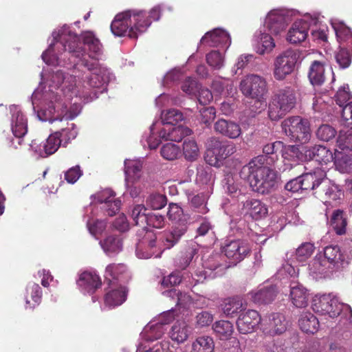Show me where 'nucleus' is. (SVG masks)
Listing matches in <instances>:
<instances>
[{"instance_id": "2f4dec72", "label": "nucleus", "mask_w": 352, "mask_h": 352, "mask_svg": "<svg viewBox=\"0 0 352 352\" xmlns=\"http://www.w3.org/2000/svg\"><path fill=\"white\" fill-rule=\"evenodd\" d=\"M277 290L275 286H264L256 291L249 293L251 299L255 303L267 304L271 302L276 296Z\"/></svg>"}, {"instance_id": "3c124183", "label": "nucleus", "mask_w": 352, "mask_h": 352, "mask_svg": "<svg viewBox=\"0 0 352 352\" xmlns=\"http://www.w3.org/2000/svg\"><path fill=\"white\" fill-rule=\"evenodd\" d=\"M214 343L210 336H199L192 343L190 352H213Z\"/></svg>"}, {"instance_id": "6e6552de", "label": "nucleus", "mask_w": 352, "mask_h": 352, "mask_svg": "<svg viewBox=\"0 0 352 352\" xmlns=\"http://www.w3.org/2000/svg\"><path fill=\"white\" fill-rule=\"evenodd\" d=\"M184 120L182 113L175 109H171L162 113V125L160 136L162 140L179 142L184 137L190 135L191 129L183 125L175 124Z\"/></svg>"}, {"instance_id": "13d9d810", "label": "nucleus", "mask_w": 352, "mask_h": 352, "mask_svg": "<svg viewBox=\"0 0 352 352\" xmlns=\"http://www.w3.org/2000/svg\"><path fill=\"white\" fill-rule=\"evenodd\" d=\"M160 153L164 159L170 161L177 159L181 155L179 146L172 143L163 145Z\"/></svg>"}, {"instance_id": "412c9836", "label": "nucleus", "mask_w": 352, "mask_h": 352, "mask_svg": "<svg viewBox=\"0 0 352 352\" xmlns=\"http://www.w3.org/2000/svg\"><path fill=\"white\" fill-rule=\"evenodd\" d=\"M200 45L208 47L222 45L227 50L231 45V38L224 30L216 28L205 34L200 41Z\"/></svg>"}, {"instance_id": "473e14b6", "label": "nucleus", "mask_w": 352, "mask_h": 352, "mask_svg": "<svg viewBox=\"0 0 352 352\" xmlns=\"http://www.w3.org/2000/svg\"><path fill=\"white\" fill-rule=\"evenodd\" d=\"M187 228V225L182 223L181 226H174L172 230L165 232L161 239L164 249H170L177 244Z\"/></svg>"}, {"instance_id": "f704fd0d", "label": "nucleus", "mask_w": 352, "mask_h": 352, "mask_svg": "<svg viewBox=\"0 0 352 352\" xmlns=\"http://www.w3.org/2000/svg\"><path fill=\"white\" fill-rule=\"evenodd\" d=\"M243 209L252 219L258 220L265 217L267 214V208L258 199H249L243 203Z\"/></svg>"}, {"instance_id": "6ab92c4d", "label": "nucleus", "mask_w": 352, "mask_h": 352, "mask_svg": "<svg viewBox=\"0 0 352 352\" xmlns=\"http://www.w3.org/2000/svg\"><path fill=\"white\" fill-rule=\"evenodd\" d=\"M287 324L283 315L273 313L262 320L261 328L264 333L274 336L285 332L287 329Z\"/></svg>"}, {"instance_id": "58836bf2", "label": "nucleus", "mask_w": 352, "mask_h": 352, "mask_svg": "<svg viewBox=\"0 0 352 352\" xmlns=\"http://www.w3.org/2000/svg\"><path fill=\"white\" fill-rule=\"evenodd\" d=\"M41 297L42 290L38 284L30 283L26 287V294L25 296L26 308H34L40 303Z\"/></svg>"}, {"instance_id": "b1692460", "label": "nucleus", "mask_w": 352, "mask_h": 352, "mask_svg": "<svg viewBox=\"0 0 352 352\" xmlns=\"http://www.w3.org/2000/svg\"><path fill=\"white\" fill-rule=\"evenodd\" d=\"M266 32L261 30L256 32L253 37L254 49L260 55L270 54L276 46L274 38Z\"/></svg>"}, {"instance_id": "de8ad7c7", "label": "nucleus", "mask_w": 352, "mask_h": 352, "mask_svg": "<svg viewBox=\"0 0 352 352\" xmlns=\"http://www.w3.org/2000/svg\"><path fill=\"white\" fill-rule=\"evenodd\" d=\"M221 309L227 317H234L243 309L242 300L239 297L228 298L222 302Z\"/></svg>"}, {"instance_id": "e2e57ef3", "label": "nucleus", "mask_w": 352, "mask_h": 352, "mask_svg": "<svg viewBox=\"0 0 352 352\" xmlns=\"http://www.w3.org/2000/svg\"><path fill=\"white\" fill-rule=\"evenodd\" d=\"M336 130L329 124H322L316 131L317 138L321 141L329 142L336 137Z\"/></svg>"}, {"instance_id": "9b49d317", "label": "nucleus", "mask_w": 352, "mask_h": 352, "mask_svg": "<svg viewBox=\"0 0 352 352\" xmlns=\"http://www.w3.org/2000/svg\"><path fill=\"white\" fill-rule=\"evenodd\" d=\"M296 96L289 87L280 90L270 103L268 115L272 120H278L292 109L296 104Z\"/></svg>"}, {"instance_id": "bb28decb", "label": "nucleus", "mask_w": 352, "mask_h": 352, "mask_svg": "<svg viewBox=\"0 0 352 352\" xmlns=\"http://www.w3.org/2000/svg\"><path fill=\"white\" fill-rule=\"evenodd\" d=\"M214 129L216 133L230 139H236L241 134L239 124L231 120L219 119L214 123Z\"/></svg>"}, {"instance_id": "e433bc0d", "label": "nucleus", "mask_w": 352, "mask_h": 352, "mask_svg": "<svg viewBox=\"0 0 352 352\" xmlns=\"http://www.w3.org/2000/svg\"><path fill=\"white\" fill-rule=\"evenodd\" d=\"M172 318L173 317L168 320H166L164 322L148 323L145 326L142 333L143 338L148 341H153L160 338L166 330L164 324L170 321Z\"/></svg>"}, {"instance_id": "09e8293b", "label": "nucleus", "mask_w": 352, "mask_h": 352, "mask_svg": "<svg viewBox=\"0 0 352 352\" xmlns=\"http://www.w3.org/2000/svg\"><path fill=\"white\" fill-rule=\"evenodd\" d=\"M167 217L168 220L175 224L174 226H181L182 223L187 225V221L184 217L183 209L177 204L170 203L168 205Z\"/></svg>"}, {"instance_id": "ddd939ff", "label": "nucleus", "mask_w": 352, "mask_h": 352, "mask_svg": "<svg viewBox=\"0 0 352 352\" xmlns=\"http://www.w3.org/2000/svg\"><path fill=\"white\" fill-rule=\"evenodd\" d=\"M281 126L285 135L295 142L306 143L310 139V126L307 119L291 117L285 119Z\"/></svg>"}, {"instance_id": "c756f323", "label": "nucleus", "mask_w": 352, "mask_h": 352, "mask_svg": "<svg viewBox=\"0 0 352 352\" xmlns=\"http://www.w3.org/2000/svg\"><path fill=\"white\" fill-rule=\"evenodd\" d=\"M324 257L327 263L337 270L343 267L346 261L340 248L336 245L327 246L324 249Z\"/></svg>"}, {"instance_id": "c9c22d12", "label": "nucleus", "mask_w": 352, "mask_h": 352, "mask_svg": "<svg viewBox=\"0 0 352 352\" xmlns=\"http://www.w3.org/2000/svg\"><path fill=\"white\" fill-rule=\"evenodd\" d=\"M290 297L292 303L298 308L305 307L308 305L309 293L299 283H294L290 286Z\"/></svg>"}, {"instance_id": "c03bdc74", "label": "nucleus", "mask_w": 352, "mask_h": 352, "mask_svg": "<svg viewBox=\"0 0 352 352\" xmlns=\"http://www.w3.org/2000/svg\"><path fill=\"white\" fill-rule=\"evenodd\" d=\"M169 333L173 341L182 343L188 339L190 328L184 321H178L173 325Z\"/></svg>"}, {"instance_id": "69168bd1", "label": "nucleus", "mask_w": 352, "mask_h": 352, "mask_svg": "<svg viewBox=\"0 0 352 352\" xmlns=\"http://www.w3.org/2000/svg\"><path fill=\"white\" fill-rule=\"evenodd\" d=\"M207 63L215 69H219L223 66L224 56L218 51L214 50L206 55Z\"/></svg>"}, {"instance_id": "393cba45", "label": "nucleus", "mask_w": 352, "mask_h": 352, "mask_svg": "<svg viewBox=\"0 0 352 352\" xmlns=\"http://www.w3.org/2000/svg\"><path fill=\"white\" fill-rule=\"evenodd\" d=\"M127 290L121 285H109L104 296V305L109 308L122 305L126 299Z\"/></svg>"}, {"instance_id": "052dcab7", "label": "nucleus", "mask_w": 352, "mask_h": 352, "mask_svg": "<svg viewBox=\"0 0 352 352\" xmlns=\"http://www.w3.org/2000/svg\"><path fill=\"white\" fill-rule=\"evenodd\" d=\"M351 50L344 47H340L338 52L336 53L335 58L341 69H346L351 65Z\"/></svg>"}, {"instance_id": "a878e982", "label": "nucleus", "mask_w": 352, "mask_h": 352, "mask_svg": "<svg viewBox=\"0 0 352 352\" xmlns=\"http://www.w3.org/2000/svg\"><path fill=\"white\" fill-rule=\"evenodd\" d=\"M104 278L109 285H119L126 281L129 275L124 265L110 264L106 267Z\"/></svg>"}, {"instance_id": "37998d69", "label": "nucleus", "mask_w": 352, "mask_h": 352, "mask_svg": "<svg viewBox=\"0 0 352 352\" xmlns=\"http://www.w3.org/2000/svg\"><path fill=\"white\" fill-rule=\"evenodd\" d=\"M203 267L210 271L218 270L217 273H222L229 267L224 261L223 256L218 253L213 254L204 259Z\"/></svg>"}, {"instance_id": "8fccbe9b", "label": "nucleus", "mask_w": 352, "mask_h": 352, "mask_svg": "<svg viewBox=\"0 0 352 352\" xmlns=\"http://www.w3.org/2000/svg\"><path fill=\"white\" fill-rule=\"evenodd\" d=\"M331 25L340 44L352 40V32L343 22L333 20L331 21Z\"/></svg>"}, {"instance_id": "338daca9", "label": "nucleus", "mask_w": 352, "mask_h": 352, "mask_svg": "<svg viewBox=\"0 0 352 352\" xmlns=\"http://www.w3.org/2000/svg\"><path fill=\"white\" fill-rule=\"evenodd\" d=\"M195 254V250L194 249H188L184 255H182L176 259V266L182 270L186 269L192 261Z\"/></svg>"}, {"instance_id": "5701e85b", "label": "nucleus", "mask_w": 352, "mask_h": 352, "mask_svg": "<svg viewBox=\"0 0 352 352\" xmlns=\"http://www.w3.org/2000/svg\"><path fill=\"white\" fill-rule=\"evenodd\" d=\"M58 134L57 133H52L39 145L36 142H33L31 147L35 154L39 157H46L54 153L61 145V140L58 138Z\"/></svg>"}, {"instance_id": "7ed1b4c3", "label": "nucleus", "mask_w": 352, "mask_h": 352, "mask_svg": "<svg viewBox=\"0 0 352 352\" xmlns=\"http://www.w3.org/2000/svg\"><path fill=\"white\" fill-rule=\"evenodd\" d=\"M65 29L70 31L72 34L76 35L78 39L77 41L78 45L84 50L85 53L84 57L85 58L87 56L91 59H96L102 54V45L93 32H83L80 34V37H79L70 30L69 26L65 25L60 30H54L52 34L53 37L52 41L50 44L47 50L42 54V59L46 64L54 66L64 65L65 59L67 58V54L72 55L68 52L67 46H66V51L61 46L59 47L55 46L57 43L60 42L62 33ZM68 43H71L75 47L77 46V45H75L71 40L66 43V45H67ZM71 56L73 57L72 56Z\"/></svg>"}, {"instance_id": "a211bd4d", "label": "nucleus", "mask_w": 352, "mask_h": 352, "mask_svg": "<svg viewBox=\"0 0 352 352\" xmlns=\"http://www.w3.org/2000/svg\"><path fill=\"white\" fill-rule=\"evenodd\" d=\"M97 203L101 204L100 208L109 216L114 215L119 211L121 201L116 198L114 192L110 189H104L92 196Z\"/></svg>"}, {"instance_id": "f8f14e48", "label": "nucleus", "mask_w": 352, "mask_h": 352, "mask_svg": "<svg viewBox=\"0 0 352 352\" xmlns=\"http://www.w3.org/2000/svg\"><path fill=\"white\" fill-rule=\"evenodd\" d=\"M206 161L211 166H217L219 162L227 158L236 151L235 144L232 142H221L219 138L211 137L206 142Z\"/></svg>"}, {"instance_id": "7c9ffc66", "label": "nucleus", "mask_w": 352, "mask_h": 352, "mask_svg": "<svg viewBox=\"0 0 352 352\" xmlns=\"http://www.w3.org/2000/svg\"><path fill=\"white\" fill-rule=\"evenodd\" d=\"M52 124H55L56 127H60V131L55 133L58 134V138L61 140V144L65 146L71 140H74L77 135L78 131L76 126L74 123H69L67 121H63L62 123L56 121Z\"/></svg>"}, {"instance_id": "39448f33", "label": "nucleus", "mask_w": 352, "mask_h": 352, "mask_svg": "<svg viewBox=\"0 0 352 352\" xmlns=\"http://www.w3.org/2000/svg\"><path fill=\"white\" fill-rule=\"evenodd\" d=\"M302 191L315 190L316 195L325 205H331V201H336L342 195L338 186L326 178L325 172L316 168L313 172H308L299 177Z\"/></svg>"}, {"instance_id": "bf43d9fd", "label": "nucleus", "mask_w": 352, "mask_h": 352, "mask_svg": "<svg viewBox=\"0 0 352 352\" xmlns=\"http://www.w3.org/2000/svg\"><path fill=\"white\" fill-rule=\"evenodd\" d=\"M146 209L144 205L138 204L134 206L131 212V217L133 218L135 225L145 228V223L147 219L148 213H146Z\"/></svg>"}, {"instance_id": "79ce46f5", "label": "nucleus", "mask_w": 352, "mask_h": 352, "mask_svg": "<svg viewBox=\"0 0 352 352\" xmlns=\"http://www.w3.org/2000/svg\"><path fill=\"white\" fill-rule=\"evenodd\" d=\"M300 329L307 333H314L319 327L318 318L310 312L302 313L298 320Z\"/></svg>"}, {"instance_id": "603ef678", "label": "nucleus", "mask_w": 352, "mask_h": 352, "mask_svg": "<svg viewBox=\"0 0 352 352\" xmlns=\"http://www.w3.org/2000/svg\"><path fill=\"white\" fill-rule=\"evenodd\" d=\"M199 148L193 139H186L183 143V154L186 160L193 162L199 156Z\"/></svg>"}, {"instance_id": "423d86ee", "label": "nucleus", "mask_w": 352, "mask_h": 352, "mask_svg": "<svg viewBox=\"0 0 352 352\" xmlns=\"http://www.w3.org/2000/svg\"><path fill=\"white\" fill-rule=\"evenodd\" d=\"M265 157L257 156L243 168L249 174V182L252 190L265 195L275 189L277 175L270 166L265 164Z\"/></svg>"}, {"instance_id": "f257e3e1", "label": "nucleus", "mask_w": 352, "mask_h": 352, "mask_svg": "<svg viewBox=\"0 0 352 352\" xmlns=\"http://www.w3.org/2000/svg\"><path fill=\"white\" fill-rule=\"evenodd\" d=\"M48 89L38 87L32 95L33 109L36 111V100H41V109L37 111L38 118L50 123L74 119L81 111L78 100L84 98L76 76L65 74L61 71L53 74Z\"/></svg>"}, {"instance_id": "864d4df0", "label": "nucleus", "mask_w": 352, "mask_h": 352, "mask_svg": "<svg viewBox=\"0 0 352 352\" xmlns=\"http://www.w3.org/2000/svg\"><path fill=\"white\" fill-rule=\"evenodd\" d=\"M346 219L344 217L343 211L335 210L331 216L330 225L337 234L342 235L346 232Z\"/></svg>"}, {"instance_id": "1a4fd4ad", "label": "nucleus", "mask_w": 352, "mask_h": 352, "mask_svg": "<svg viewBox=\"0 0 352 352\" xmlns=\"http://www.w3.org/2000/svg\"><path fill=\"white\" fill-rule=\"evenodd\" d=\"M313 310L321 315L336 318L342 314L344 317L352 316V309L347 304L340 303L332 294L316 295L312 301Z\"/></svg>"}, {"instance_id": "a19ab883", "label": "nucleus", "mask_w": 352, "mask_h": 352, "mask_svg": "<svg viewBox=\"0 0 352 352\" xmlns=\"http://www.w3.org/2000/svg\"><path fill=\"white\" fill-rule=\"evenodd\" d=\"M142 162L140 160H126L124 161L125 179L127 182L138 179L141 175Z\"/></svg>"}, {"instance_id": "dca6fc26", "label": "nucleus", "mask_w": 352, "mask_h": 352, "mask_svg": "<svg viewBox=\"0 0 352 352\" xmlns=\"http://www.w3.org/2000/svg\"><path fill=\"white\" fill-rule=\"evenodd\" d=\"M318 19L316 18H313L309 15L296 21L289 30L287 40L294 44L305 41L308 36V30L312 25H316Z\"/></svg>"}, {"instance_id": "5fc2aeb1", "label": "nucleus", "mask_w": 352, "mask_h": 352, "mask_svg": "<svg viewBox=\"0 0 352 352\" xmlns=\"http://www.w3.org/2000/svg\"><path fill=\"white\" fill-rule=\"evenodd\" d=\"M208 196L204 193H200L193 196L190 199V206L197 212L206 214L209 210L206 206Z\"/></svg>"}, {"instance_id": "4468645a", "label": "nucleus", "mask_w": 352, "mask_h": 352, "mask_svg": "<svg viewBox=\"0 0 352 352\" xmlns=\"http://www.w3.org/2000/svg\"><path fill=\"white\" fill-rule=\"evenodd\" d=\"M297 61L296 54L287 50L278 56L274 63L273 74L277 80H284L287 76L292 74Z\"/></svg>"}, {"instance_id": "c85d7f7f", "label": "nucleus", "mask_w": 352, "mask_h": 352, "mask_svg": "<svg viewBox=\"0 0 352 352\" xmlns=\"http://www.w3.org/2000/svg\"><path fill=\"white\" fill-rule=\"evenodd\" d=\"M151 234L147 233L143 241H139L136 245V255L140 258L159 257L162 251L157 252L155 248V239H152Z\"/></svg>"}, {"instance_id": "f03ea898", "label": "nucleus", "mask_w": 352, "mask_h": 352, "mask_svg": "<svg viewBox=\"0 0 352 352\" xmlns=\"http://www.w3.org/2000/svg\"><path fill=\"white\" fill-rule=\"evenodd\" d=\"M69 40L75 45H78L77 41L78 39L76 35L72 34L70 31L65 29L62 33L60 42L57 43L55 46L57 47L61 46L66 51V43ZM67 47L68 52L74 58H78V61L86 67L90 72V74L86 76V85H83L82 87L76 85L82 95H83L84 100L85 102H89L97 98L99 93H103L107 89L106 85L111 78L109 72L105 68L100 67L96 60L89 62L87 59H85L84 57L85 53L81 47L78 45L75 47L71 43H68Z\"/></svg>"}, {"instance_id": "4c0bfd02", "label": "nucleus", "mask_w": 352, "mask_h": 352, "mask_svg": "<svg viewBox=\"0 0 352 352\" xmlns=\"http://www.w3.org/2000/svg\"><path fill=\"white\" fill-rule=\"evenodd\" d=\"M283 162L284 163V170L290 169L293 166L297 164L300 157V151L296 146H284L280 148Z\"/></svg>"}, {"instance_id": "72a5a7b5", "label": "nucleus", "mask_w": 352, "mask_h": 352, "mask_svg": "<svg viewBox=\"0 0 352 352\" xmlns=\"http://www.w3.org/2000/svg\"><path fill=\"white\" fill-rule=\"evenodd\" d=\"M308 78L312 85H322L325 80L324 63L320 60L312 61L309 67Z\"/></svg>"}, {"instance_id": "9d476101", "label": "nucleus", "mask_w": 352, "mask_h": 352, "mask_svg": "<svg viewBox=\"0 0 352 352\" xmlns=\"http://www.w3.org/2000/svg\"><path fill=\"white\" fill-rule=\"evenodd\" d=\"M239 89L247 98L254 99L258 109H262L265 104V96L268 93L266 79L258 74H248L240 82Z\"/></svg>"}, {"instance_id": "4d7b16f0", "label": "nucleus", "mask_w": 352, "mask_h": 352, "mask_svg": "<svg viewBox=\"0 0 352 352\" xmlns=\"http://www.w3.org/2000/svg\"><path fill=\"white\" fill-rule=\"evenodd\" d=\"M314 245L311 243H302L296 250L295 258L299 263L306 261L314 253Z\"/></svg>"}, {"instance_id": "49530a36", "label": "nucleus", "mask_w": 352, "mask_h": 352, "mask_svg": "<svg viewBox=\"0 0 352 352\" xmlns=\"http://www.w3.org/2000/svg\"><path fill=\"white\" fill-rule=\"evenodd\" d=\"M283 148V142L276 141L272 144H266L263 148V155L265 157V164L273 166L278 160V152Z\"/></svg>"}, {"instance_id": "f3484780", "label": "nucleus", "mask_w": 352, "mask_h": 352, "mask_svg": "<svg viewBox=\"0 0 352 352\" xmlns=\"http://www.w3.org/2000/svg\"><path fill=\"white\" fill-rule=\"evenodd\" d=\"M223 251L233 264L243 261L250 252V244L244 240H233L225 244Z\"/></svg>"}, {"instance_id": "cd10ccee", "label": "nucleus", "mask_w": 352, "mask_h": 352, "mask_svg": "<svg viewBox=\"0 0 352 352\" xmlns=\"http://www.w3.org/2000/svg\"><path fill=\"white\" fill-rule=\"evenodd\" d=\"M79 289L84 293L93 294L101 285V280L95 272L85 271L79 274L76 281Z\"/></svg>"}, {"instance_id": "aec40b11", "label": "nucleus", "mask_w": 352, "mask_h": 352, "mask_svg": "<svg viewBox=\"0 0 352 352\" xmlns=\"http://www.w3.org/2000/svg\"><path fill=\"white\" fill-rule=\"evenodd\" d=\"M12 113L10 120L11 130L15 138L18 139V144H21V138L28 132V121L19 108L16 105L10 107Z\"/></svg>"}, {"instance_id": "0eeeda50", "label": "nucleus", "mask_w": 352, "mask_h": 352, "mask_svg": "<svg viewBox=\"0 0 352 352\" xmlns=\"http://www.w3.org/2000/svg\"><path fill=\"white\" fill-rule=\"evenodd\" d=\"M151 21L146 19L145 12L138 10H129L118 14L111 24L112 33L116 36H127L137 38L146 31Z\"/></svg>"}, {"instance_id": "4be33fe9", "label": "nucleus", "mask_w": 352, "mask_h": 352, "mask_svg": "<svg viewBox=\"0 0 352 352\" xmlns=\"http://www.w3.org/2000/svg\"><path fill=\"white\" fill-rule=\"evenodd\" d=\"M261 322L262 320L258 313L255 310L249 309L239 316L236 325L241 333L247 334L252 332Z\"/></svg>"}, {"instance_id": "774afa93", "label": "nucleus", "mask_w": 352, "mask_h": 352, "mask_svg": "<svg viewBox=\"0 0 352 352\" xmlns=\"http://www.w3.org/2000/svg\"><path fill=\"white\" fill-rule=\"evenodd\" d=\"M164 217L157 213H148L145 226H148L155 228H162L164 226Z\"/></svg>"}, {"instance_id": "6e6d98bb", "label": "nucleus", "mask_w": 352, "mask_h": 352, "mask_svg": "<svg viewBox=\"0 0 352 352\" xmlns=\"http://www.w3.org/2000/svg\"><path fill=\"white\" fill-rule=\"evenodd\" d=\"M213 329L221 338L226 339L232 335L234 329L229 321L220 320L214 324Z\"/></svg>"}, {"instance_id": "680f3d73", "label": "nucleus", "mask_w": 352, "mask_h": 352, "mask_svg": "<svg viewBox=\"0 0 352 352\" xmlns=\"http://www.w3.org/2000/svg\"><path fill=\"white\" fill-rule=\"evenodd\" d=\"M155 124H153L150 126V133L149 135H145L142 137L141 142L143 146H148L150 149L156 148L160 142L163 140L162 138H160V134L158 135V138L154 136V129H155ZM166 141L165 140H164Z\"/></svg>"}, {"instance_id": "20e7f679", "label": "nucleus", "mask_w": 352, "mask_h": 352, "mask_svg": "<svg viewBox=\"0 0 352 352\" xmlns=\"http://www.w3.org/2000/svg\"><path fill=\"white\" fill-rule=\"evenodd\" d=\"M342 124L343 128L340 130L337 139L338 149H336L335 156L326 146L315 145L306 148L305 151L306 157L320 164H327L333 160L336 164H338L340 159L342 158V156H340L342 152L338 149L342 151H352V102L346 104L342 109Z\"/></svg>"}, {"instance_id": "2eb2a0df", "label": "nucleus", "mask_w": 352, "mask_h": 352, "mask_svg": "<svg viewBox=\"0 0 352 352\" xmlns=\"http://www.w3.org/2000/svg\"><path fill=\"white\" fill-rule=\"evenodd\" d=\"M289 21L290 18L285 10H272L268 12L265 19L263 28L265 31L278 35L286 29Z\"/></svg>"}, {"instance_id": "a18cd8bd", "label": "nucleus", "mask_w": 352, "mask_h": 352, "mask_svg": "<svg viewBox=\"0 0 352 352\" xmlns=\"http://www.w3.org/2000/svg\"><path fill=\"white\" fill-rule=\"evenodd\" d=\"M100 245L104 252L109 256L119 253L122 250V240L117 236L109 235Z\"/></svg>"}, {"instance_id": "ea45409f", "label": "nucleus", "mask_w": 352, "mask_h": 352, "mask_svg": "<svg viewBox=\"0 0 352 352\" xmlns=\"http://www.w3.org/2000/svg\"><path fill=\"white\" fill-rule=\"evenodd\" d=\"M332 267L322 258V255H316L309 265L310 274L316 278L324 276Z\"/></svg>"}, {"instance_id": "0e129e2a", "label": "nucleus", "mask_w": 352, "mask_h": 352, "mask_svg": "<svg viewBox=\"0 0 352 352\" xmlns=\"http://www.w3.org/2000/svg\"><path fill=\"white\" fill-rule=\"evenodd\" d=\"M147 207L153 210H160L166 204V197L159 193L150 195L146 201Z\"/></svg>"}]
</instances>
